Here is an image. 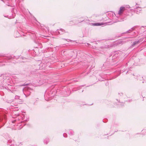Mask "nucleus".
Segmentation results:
<instances>
[{"label": "nucleus", "instance_id": "nucleus-1", "mask_svg": "<svg viewBox=\"0 0 146 146\" xmlns=\"http://www.w3.org/2000/svg\"><path fill=\"white\" fill-rule=\"evenodd\" d=\"M125 7H121L120 8V9L118 11V14L119 15H121L125 10Z\"/></svg>", "mask_w": 146, "mask_h": 146}, {"label": "nucleus", "instance_id": "nucleus-2", "mask_svg": "<svg viewBox=\"0 0 146 146\" xmlns=\"http://www.w3.org/2000/svg\"><path fill=\"white\" fill-rule=\"evenodd\" d=\"M57 32L58 33L60 34H62L64 33H65V31L64 29H58L57 30Z\"/></svg>", "mask_w": 146, "mask_h": 146}, {"label": "nucleus", "instance_id": "nucleus-3", "mask_svg": "<svg viewBox=\"0 0 146 146\" xmlns=\"http://www.w3.org/2000/svg\"><path fill=\"white\" fill-rule=\"evenodd\" d=\"M140 41L139 40H138L135 41L133 42V44L131 46H132L133 47L135 45L137 44L138 43H140Z\"/></svg>", "mask_w": 146, "mask_h": 146}, {"label": "nucleus", "instance_id": "nucleus-4", "mask_svg": "<svg viewBox=\"0 0 146 146\" xmlns=\"http://www.w3.org/2000/svg\"><path fill=\"white\" fill-rule=\"evenodd\" d=\"M125 42H124L122 40H119L117 42V44H122L125 43Z\"/></svg>", "mask_w": 146, "mask_h": 146}, {"label": "nucleus", "instance_id": "nucleus-5", "mask_svg": "<svg viewBox=\"0 0 146 146\" xmlns=\"http://www.w3.org/2000/svg\"><path fill=\"white\" fill-rule=\"evenodd\" d=\"M49 141V139L48 138H46L45 140L44 141V143L46 144Z\"/></svg>", "mask_w": 146, "mask_h": 146}, {"label": "nucleus", "instance_id": "nucleus-6", "mask_svg": "<svg viewBox=\"0 0 146 146\" xmlns=\"http://www.w3.org/2000/svg\"><path fill=\"white\" fill-rule=\"evenodd\" d=\"M95 26H100L103 25V24L102 23H96L94 24Z\"/></svg>", "mask_w": 146, "mask_h": 146}, {"label": "nucleus", "instance_id": "nucleus-7", "mask_svg": "<svg viewBox=\"0 0 146 146\" xmlns=\"http://www.w3.org/2000/svg\"><path fill=\"white\" fill-rule=\"evenodd\" d=\"M140 11L141 10L140 9H137L135 10V12L137 13H138L140 12Z\"/></svg>", "mask_w": 146, "mask_h": 146}, {"label": "nucleus", "instance_id": "nucleus-8", "mask_svg": "<svg viewBox=\"0 0 146 146\" xmlns=\"http://www.w3.org/2000/svg\"><path fill=\"white\" fill-rule=\"evenodd\" d=\"M20 98V97L18 96H15V99H19Z\"/></svg>", "mask_w": 146, "mask_h": 146}, {"label": "nucleus", "instance_id": "nucleus-9", "mask_svg": "<svg viewBox=\"0 0 146 146\" xmlns=\"http://www.w3.org/2000/svg\"><path fill=\"white\" fill-rule=\"evenodd\" d=\"M74 132L73 131H71L69 133V134L70 135H73L74 134Z\"/></svg>", "mask_w": 146, "mask_h": 146}, {"label": "nucleus", "instance_id": "nucleus-10", "mask_svg": "<svg viewBox=\"0 0 146 146\" xmlns=\"http://www.w3.org/2000/svg\"><path fill=\"white\" fill-rule=\"evenodd\" d=\"M63 135L64 137H67V135L65 133H64Z\"/></svg>", "mask_w": 146, "mask_h": 146}, {"label": "nucleus", "instance_id": "nucleus-11", "mask_svg": "<svg viewBox=\"0 0 146 146\" xmlns=\"http://www.w3.org/2000/svg\"><path fill=\"white\" fill-rule=\"evenodd\" d=\"M130 31H131L130 29L126 33H129L130 32Z\"/></svg>", "mask_w": 146, "mask_h": 146}, {"label": "nucleus", "instance_id": "nucleus-12", "mask_svg": "<svg viewBox=\"0 0 146 146\" xmlns=\"http://www.w3.org/2000/svg\"><path fill=\"white\" fill-rule=\"evenodd\" d=\"M65 52H66V51H64L63 52V53L64 54V53H65Z\"/></svg>", "mask_w": 146, "mask_h": 146}, {"label": "nucleus", "instance_id": "nucleus-13", "mask_svg": "<svg viewBox=\"0 0 146 146\" xmlns=\"http://www.w3.org/2000/svg\"><path fill=\"white\" fill-rule=\"evenodd\" d=\"M10 146H13V145H10Z\"/></svg>", "mask_w": 146, "mask_h": 146}, {"label": "nucleus", "instance_id": "nucleus-14", "mask_svg": "<svg viewBox=\"0 0 146 146\" xmlns=\"http://www.w3.org/2000/svg\"><path fill=\"white\" fill-rule=\"evenodd\" d=\"M25 85H27V84H25ZM25 85H23L22 86H25Z\"/></svg>", "mask_w": 146, "mask_h": 146}, {"label": "nucleus", "instance_id": "nucleus-15", "mask_svg": "<svg viewBox=\"0 0 146 146\" xmlns=\"http://www.w3.org/2000/svg\"><path fill=\"white\" fill-rule=\"evenodd\" d=\"M65 39V40H66V39Z\"/></svg>", "mask_w": 146, "mask_h": 146}, {"label": "nucleus", "instance_id": "nucleus-16", "mask_svg": "<svg viewBox=\"0 0 146 146\" xmlns=\"http://www.w3.org/2000/svg\"><path fill=\"white\" fill-rule=\"evenodd\" d=\"M132 29V30H133V28H132V29Z\"/></svg>", "mask_w": 146, "mask_h": 146}]
</instances>
